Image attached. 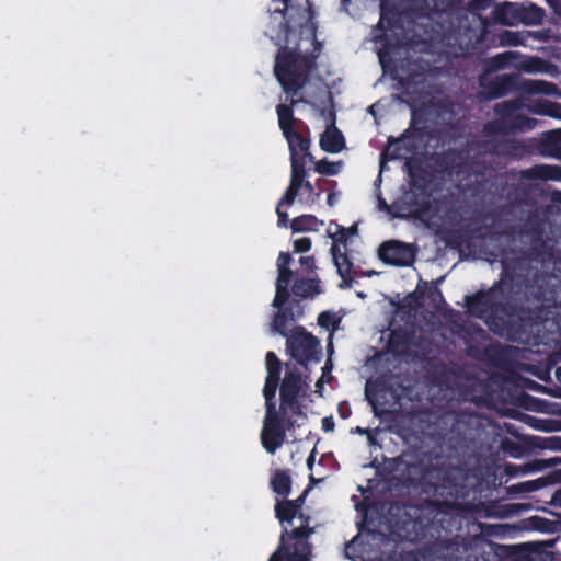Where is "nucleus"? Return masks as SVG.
Listing matches in <instances>:
<instances>
[{"instance_id":"864d4df0","label":"nucleus","mask_w":561,"mask_h":561,"mask_svg":"<svg viewBox=\"0 0 561 561\" xmlns=\"http://www.w3.org/2000/svg\"><path fill=\"white\" fill-rule=\"evenodd\" d=\"M337 233L335 237L336 242L346 243L348 236L356 233V226L345 228L341 225H336Z\"/></svg>"},{"instance_id":"680f3d73","label":"nucleus","mask_w":561,"mask_h":561,"mask_svg":"<svg viewBox=\"0 0 561 561\" xmlns=\"http://www.w3.org/2000/svg\"><path fill=\"white\" fill-rule=\"evenodd\" d=\"M287 411L291 412V416L293 417L294 416H300V417H304V419L307 417L306 413L302 411V405L299 402V400H297L293 405L287 407Z\"/></svg>"},{"instance_id":"e2e57ef3","label":"nucleus","mask_w":561,"mask_h":561,"mask_svg":"<svg viewBox=\"0 0 561 561\" xmlns=\"http://www.w3.org/2000/svg\"><path fill=\"white\" fill-rule=\"evenodd\" d=\"M549 444L547 445H541L542 447L541 448H550V449H554V450H561V437L559 436H553V437H550L547 439Z\"/></svg>"},{"instance_id":"1a4fd4ad","label":"nucleus","mask_w":561,"mask_h":561,"mask_svg":"<svg viewBox=\"0 0 561 561\" xmlns=\"http://www.w3.org/2000/svg\"><path fill=\"white\" fill-rule=\"evenodd\" d=\"M286 337V351L298 364L306 366L309 362L321 359L319 340L304 327L295 328Z\"/></svg>"},{"instance_id":"2f4dec72","label":"nucleus","mask_w":561,"mask_h":561,"mask_svg":"<svg viewBox=\"0 0 561 561\" xmlns=\"http://www.w3.org/2000/svg\"><path fill=\"white\" fill-rule=\"evenodd\" d=\"M274 510L275 517L278 519L282 526V530L294 528L293 520L297 517L299 511L295 508V505L291 501L286 499L277 501Z\"/></svg>"},{"instance_id":"473e14b6","label":"nucleus","mask_w":561,"mask_h":561,"mask_svg":"<svg viewBox=\"0 0 561 561\" xmlns=\"http://www.w3.org/2000/svg\"><path fill=\"white\" fill-rule=\"evenodd\" d=\"M519 5L515 3L504 2L493 11V19L502 25H515L519 22Z\"/></svg>"},{"instance_id":"e433bc0d","label":"nucleus","mask_w":561,"mask_h":561,"mask_svg":"<svg viewBox=\"0 0 561 561\" xmlns=\"http://www.w3.org/2000/svg\"><path fill=\"white\" fill-rule=\"evenodd\" d=\"M378 28L381 31H396L403 28L402 13L397 8L385 9L382 8Z\"/></svg>"},{"instance_id":"774afa93","label":"nucleus","mask_w":561,"mask_h":561,"mask_svg":"<svg viewBox=\"0 0 561 561\" xmlns=\"http://www.w3.org/2000/svg\"><path fill=\"white\" fill-rule=\"evenodd\" d=\"M489 3H490V0H472L471 7L474 9L482 10V9H485L489 5Z\"/></svg>"},{"instance_id":"7ed1b4c3","label":"nucleus","mask_w":561,"mask_h":561,"mask_svg":"<svg viewBox=\"0 0 561 561\" xmlns=\"http://www.w3.org/2000/svg\"><path fill=\"white\" fill-rule=\"evenodd\" d=\"M461 504L437 502L433 518L424 526L428 537L424 550L428 557L440 561H461L469 551V542L458 531L461 529Z\"/></svg>"},{"instance_id":"5fc2aeb1","label":"nucleus","mask_w":561,"mask_h":561,"mask_svg":"<svg viewBox=\"0 0 561 561\" xmlns=\"http://www.w3.org/2000/svg\"><path fill=\"white\" fill-rule=\"evenodd\" d=\"M312 242L308 237H302L294 241V251L296 253H306L311 249Z\"/></svg>"},{"instance_id":"72a5a7b5","label":"nucleus","mask_w":561,"mask_h":561,"mask_svg":"<svg viewBox=\"0 0 561 561\" xmlns=\"http://www.w3.org/2000/svg\"><path fill=\"white\" fill-rule=\"evenodd\" d=\"M322 291L320 279L318 278H297L291 286V293L299 298H313Z\"/></svg>"},{"instance_id":"b1692460","label":"nucleus","mask_w":561,"mask_h":561,"mask_svg":"<svg viewBox=\"0 0 561 561\" xmlns=\"http://www.w3.org/2000/svg\"><path fill=\"white\" fill-rule=\"evenodd\" d=\"M307 158H290L291 165V175L290 183L287 190L285 191L283 197L280 198V204H286L290 206L294 204L299 191L302 188L305 178L307 175L305 169V161Z\"/></svg>"},{"instance_id":"2eb2a0df","label":"nucleus","mask_w":561,"mask_h":561,"mask_svg":"<svg viewBox=\"0 0 561 561\" xmlns=\"http://www.w3.org/2000/svg\"><path fill=\"white\" fill-rule=\"evenodd\" d=\"M529 157L551 158L561 161V128L542 131L528 138Z\"/></svg>"},{"instance_id":"4be33fe9","label":"nucleus","mask_w":561,"mask_h":561,"mask_svg":"<svg viewBox=\"0 0 561 561\" xmlns=\"http://www.w3.org/2000/svg\"><path fill=\"white\" fill-rule=\"evenodd\" d=\"M559 482H561V470H554L545 477L508 485L505 488V494L507 497L513 499Z\"/></svg>"},{"instance_id":"09e8293b","label":"nucleus","mask_w":561,"mask_h":561,"mask_svg":"<svg viewBox=\"0 0 561 561\" xmlns=\"http://www.w3.org/2000/svg\"><path fill=\"white\" fill-rule=\"evenodd\" d=\"M534 423L531 424L535 428L543 431V432H553L559 431V422L554 420H540L533 419Z\"/></svg>"},{"instance_id":"37998d69","label":"nucleus","mask_w":561,"mask_h":561,"mask_svg":"<svg viewBox=\"0 0 561 561\" xmlns=\"http://www.w3.org/2000/svg\"><path fill=\"white\" fill-rule=\"evenodd\" d=\"M280 378L266 376L265 385L263 388V396L265 398V412L277 411L275 396L279 386Z\"/></svg>"},{"instance_id":"f257e3e1","label":"nucleus","mask_w":561,"mask_h":561,"mask_svg":"<svg viewBox=\"0 0 561 561\" xmlns=\"http://www.w3.org/2000/svg\"><path fill=\"white\" fill-rule=\"evenodd\" d=\"M321 43L316 42V47L309 54H300L298 47L289 49V46H279L275 58L274 75L283 91L288 96V104H278L276 113L278 126L283 136H287L295 128V124L308 130L305 123L294 116V106L298 103L308 104V100L299 96V92L309 82L310 75L317 69V59L321 51Z\"/></svg>"},{"instance_id":"052dcab7","label":"nucleus","mask_w":561,"mask_h":561,"mask_svg":"<svg viewBox=\"0 0 561 561\" xmlns=\"http://www.w3.org/2000/svg\"><path fill=\"white\" fill-rule=\"evenodd\" d=\"M337 413L341 419H348L352 415V409L347 401L340 402L337 405Z\"/></svg>"},{"instance_id":"9b49d317","label":"nucleus","mask_w":561,"mask_h":561,"mask_svg":"<svg viewBox=\"0 0 561 561\" xmlns=\"http://www.w3.org/2000/svg\"><path fill=\"white\" fill-rule=\"evenodd\" d=\"M481 425V420L477 413L457 412L449 431L450 443L457 449H469L479 436Z\"/></svg>"},{"instance_id":"cd10ccee","label":"nucleus","mask_w":561,"mask_h":561,"mask_svg":"<svg viewBox=\"0 0 561 561\" xmlns=\"http://www.w3.org/2000/svg\"><path fill=\"white\" fill-rule=\"evenodd\" d=\"M331 253L333 256L334 264L337 268V274L342 278L340 284L341 288H350L353 284L352 273L357 275L356 271H353V263L346 253H341L340 248L336 243L331 247Z\"/></svg>"},{"instance_id":"3c124183","label":"nucleus","mask_w":561,"mask_h":561,"mask_svg":"<svg viewBox=\"0 0 561 561\" xmlns=\"http://www.w3.org/2000/svg\"><path fill=\"white\" fill-rule=\"evenodd\" d=\"M337 323V319L334 313L330 311H322L318 316V324L322 328L329 329Z\"/></svg>"},{"instance_id":"a878e982","label":"nucleus","mask_w":561,"mask_h":561,"mask_svg":"<svg viewBox=\"0 0 561 561\" xmlns=\"http://www.w3.org/2000/svg\"><path fill=\"white\" fill-rule=\"evenodd\" d=\"M293 257L288 252H280L277 257V279H276V299L277 302L282 301L288 295L290 280L294 272L290 270Z\"/></svg>"},{"instance_id":"ddd939ff","label":"nucleus","mask_w":561,"mask_h":561,"mask_svg":"<svg viewBox=\"0 0 561 561\" xmlns=\"http://www.w3.org/2000/svg\"><path fill=\"white\" fill-rule=\"evenodd\" d=\"M284 414L280 411L265 412L263 428L261 431V443L264 449L274 454L283 446L286 439L284 427Z\"/></svg>"},{"instance_id":"69168bd1","label":"nucleus","mask_w":561,"mask_h":561,"mask_svg":"<svg viewBox=\"0 0 561 561\" xmlns=\"http://www.w3.org/2000/svg\"><path fill=\"white\" fill-rule=\"evenodd\" d=\"M550 504L557 507H561V488L554 491Z\"/></svg>"},{"instance_id":"423d86ee","label":"nucleus","mask_w":561,"mask_h":561,"mask_svg":"<svg viewBox=\"0 0 561 561\" xmlns=\"http://www.w3.org/2000/svg\"><path fill=\"white\" fill-rule=\"evenodd\" d=\"M462 340L466 345L467 355L478 362L490 365H499L504 357L505 348L500 343L485 342L490 340L488 332L477 323H469L462 327Z\"/></svg>"},{"instance_id":"c03bdc74","label":"nucleus","mask_w":561,"mask_h":561,"mask_svg":"<svg viewBox=\"0 0 561 561\" xmlns=\"http://www.w3.org/2000/svg\"><path fill=\"white\" fill-rule=\"evenodd\" d=\"M525 401L527 402L526 408L530 410H536L540 412H549V413H556L561 414V410L556 409H549L552 407H556L554 403H549L548 401L543 399H537L530 396H525Z\"/></svg>"},{"instance_id":"4d7b16f0","label":"nucleus","mask_w":561,"mask_h":561,"mask_svg":"<svg viewBox=\"0 0 561 561\" xmlns=\"http://www.w3.org/2000/svg\"><path fill=\"white\" fill-rule=\"evenodd\" d=\"M299 263L301 265V267L304 268V271L307 273V274H312L314 273L317 266H316V260L313 256H301L299 259Z\"/></svg>"},{"instance_id":"f3484780","label":"nucleus","mask_w":561,"mask_h":561,"mask_svg":"<svg viewBox=\"0 0 561 561\" xmlns=\"http://www.w3.org/2000/svg\"><path fill=\"white\" fill-rule=\"evenodd\" d=\"M506 432L515 436L517 439L503 437L500 440L499 449L505 455L514 459H522L530 455L536 448H541L538 443L539 437L523 436L515 432L513 424H506Z\"/></svg>"},{"instance_id":"20e7f679","label":"nucleus","mask_w":561,"mask_h":561,"mask_svg":"<svg viewBox=\"0 0 561 561\" xmlns=\"http://www.w3.org/2000/svg\"><path fill=\"white\" fill-rule=\"evenodd\" d=\"M523 108L533 115L561 119V103L548 99H535L528 103H524L520 99H510L494 104L495 118L484 124V134L511 136L534 130L539 125V121L522 113Z\"/></svg>"},{"instance_id":"a211bd4d","label":"nucleus","mask_w":561,"mask_h":561,"mask_svg":"<svg viewBox=\"0 0 561 561\" xmlns=\"http://www.w3.org/2000/svg\"><path fill=\"white\" fill-rule=\"evenodd\" d=\"M378 256L389 265L410 266L414 262L415 253L411 245L398 240H390L380 244Z\"/></svg>"},{"instance_id":"49530a36","label":"nucleus","mask_w":561,"mask_h":561,"mask_svg":"<svg viewBox=\"0 0 561 561\" xmlns=\"http://www.w3.org/2000/svg\"><path fill=\"white\" fill-rule=\"evenodd\" d=\"M267 376L280 378L282 362L274 352H267L265 356Z\"/></svg>"},{"instance_id":"f03ea898","label":"nucleus","mask_w":561,"mask_h":561,"mask_svg":"<svg viewBox=\"0 0 561 561\" xmlns=\"http://www.w3.org/2000/svg\"><path fill=\"white\" fill-rule=\"evenodd\" d=\"M499 291L500 283H496L486 290L481 289L465 296L467 312L483 320L494 333H505L510 337L525 333L543 320L540 308L497 301Z\"/></svg>"},{"instance_id":"0e129e2a","label":"nucleus","mask_w":561,"mask_h":561,"mask_svg":"<svg viewBox=\"0 0 561 561\" xmlns=\"http://www.w3.org/2000/svg\"><path fill=\"white\" fill-rule=\"evenodd\" d=\"M322 430L324 432H332L334 430V421L332 416H325L321 421Z\"/></svg>"},{"instance_id":"f704fd0d","label":"nucleus","mask_w":561,"mask_h":561,"mask_svg":"<svg viewBox=\"0 0 561 561\" xmlns=\"http://www.w3.org/2000/svg\"><path fill=\"white\" fill-rule=\"evenodd\" d=\"M410 347V335L402 329L392 330L388 340V350L396 356L402 357L408 354Z\"/></svg>"},{"instance_id":"39448f33","label":"nucleus","mask_w":561,"mask_h":561,"mask_svg":"<svg viewBox=\"0 0 561 561\" xmlns=\"http://www.w3.org/2000/svg\"><path fill=\"white\" fill-rule=\"evenodd\" d=\"M561 215V208L553 204H542L529 210L523 227L519 230L520 236L530 239L531 245L527 250V256L531 260L547 261L553 256V247L548 244L546 230L552 226L551 221Z\"/></svg>"},{"instance_id":"a18cd8bd","label":"nucleus","mask_w":561,"mask_h":561,"mask_svg":"<svg viewBox=\"0 0 561 561\" xmlns=\"http://www.w3.org/2000/svg\"><path fill=\"white\" fill-rule=\"evenodd\" d=\"M342 167V162H332L328 159H322L314 162V170L322 175H336Z\"/></svg>"},{"instance_id":"6e6d98bb","label":"nucleus","mask_w":561,"mask_h":561,"mask_svg":"<svg viewBox=\"0 0 561 561\" xmlns=\"http://www.w3.org/2000/svg\"><path fill=\"white\" fill-rule=\"evenodd\" d=\"M536 463L538 467V472H540L547 468H552V467L561 465V458L552 457V458H548V459H536Z\"/></svg>"},{"instance_id":"58836bf2","label":"nucleus","mask_w":561,"mask_h":561,"mask_svg":"<svg viewBox=\"0 0 561 561\" xmlns=\"http://www.w3.org/2000/svg\"><path fill=\"white\" fill-rule=\"evenodd\" d=\"M503 471H504L506 479L508 480L512 478H518V477H524V476L536 473V472H538V467L536 463V459L530 460L525 463H522V465L505 462L503 466Z\"/></svg>"},{"instance_id":"c85d7f7f","label":"nucleus","mask_w":561,"mask_h":561,"mask_svg":"<svg viewBox=\"0 0 561 561\" xmlns=\"http://www.w3.org/2000/svg\"><path fill=\"white\" fill-rule=\"evenodd\" d=\"M523 57V54L515 50L499 53L492 57L484 58L481 62L482 69L480 73L492 76L493 72L508 68L514 59Z\"/></svg>"},{"instance_id":"ea45409f","label":"nucleus","mask_w":561,"mask_h":561,"mask_svg":"<svg viewBox=\"0 0 561 561\" xmlns=\"http://www.w3.org/2000/svg\"><path fill=\"white\" fill-rule=\"evenodd\" d=\"M404 135L394 138L389 137L385 150L380 154V165L382 167L387 161H393L402 158Z\"/></svg>"},{"instance_id":"4c0bfd02","label":"nucleus","mask_w":561,"mask_h":561,"mask_svg":"<svg viewBox=\"0 0 561 561\" xmlns=\"http://www.w3.org/2000/svg\"><path fill=\"white\" fill-rule=\"evenodd\" d=\"M297 517L300 519V525L298 527H294L291 529H283L280 531L279 538L284 537V539L289 540V538H293V536H294L293 533L296 531L299 534L302 541H304V539H306L307 543H311L310 537L314 534V528L312 526H310V520H311L310 516L304 514L300 511L299 514L297 515Z\"/></svg>"},{"instance_id":"603ef678","label":"nucleus","mask_w":561,"mask_h":561,"mask_svg":"<svg viewBox=\"0 0 561 561\" xmlns=\"http://www.w3.org/2000/svg\"><path fill=\"white\" fill-rule=\"evenodd\" d=\"M417 78L419 76L415 73H410L405 77L400 78L399 84L401 85L403 92L409 93L411 88L421 83V81L417 80Z\"/></svg>"},{"instance_id":"7c9ffc66","label":"nucleus","mask_w":561,"mask_h":561,"mask_svg":"<svg viewBox=\"0 0 561 561\" xmlns=\"http://www.w3.org/2000/svg\"><path fill=\"white\" fill-rule=\"evenodd\" d=\"M520 94L526 95H559L560 91L557 84L537 79H527L522 77Z\"/></svg>"},{"instance_id":"a19ab883","label":"nucleus","mask_w":561,"mask_h":561,"mask_svg":"<svg viewBox=\"0 0 561 561\" xmlns=\"http://www.w3.org/2000/svg\"><path fill=\"white\" fill-rule=\"evenodd\" d=\"M320 225L322 221L310 214L300 215L290 221L293 232L318 231Z\"/></svg>"},{"instance_id":"4468645a","label":"nucleus","mask_w":561,"mask_h":561,"mask_svg":"<svg viewBox=\"0 0 561 561\" xmlns=\"http://www.w3.org/2000/svg\"><path fill=\"white\" fill-rule=\"evenodd\" d=\"M293 535L289 540L279 538V543L268 561H311L312 543H307L306 539L302 541L296 531Z\"/></svg>"},{"instance_id":"5701e85b","label":"nucleus","mask_w":561,"mask_h":561,"mask_svg":"<svg viewBox=\"0 0 561 561\" xmlns=\"http://www.w3.org/2000/svg\"><path fill=\"white\" fill-rule=\"evenodd\" d=\"M327 119L329 123L320 136V148L328 153H339L345 148V138L336 127V116L333 110L328 113Z\"/></svg>"},{"instance_id":"dca6fc26","label":"nucleus","mask_w":561,"mask_h":561,"mask_svg":"<svg viewBox=\"0 0 561 561\" xmlns=\"http://www.w3.org/2000/svg\"><path fill=\"white\" fill-rule=\"evenodd\" d=\"M290 290L288 295L277 302L276 296L273 299L272 306L277 308L278 311L274 314L272 328L282 336L288 335V324L295 322L296 319L304 316V308L297 299L289 300Z\"/></svg>"},{"instance_id":"6e6552de","label":"nucleus","mask_w":561,"mask_h":561,"mask_svg":"<svg viewBox=\"0 0 561 561\" xmlns=\"http://www.w3.org/2000/svg\"><path fill=\"white\" fill-rule=\"evenodd\" d=\"M551 546L547 541L497 545L493 558L497 561H553L552 552L548 550Z\"/></svg>"},{"instance_id":"79ce46f5","label":"nucleus","mask_w":561,"mask_h":561,"mask_svg":"<svg viewBox=\"0 0 561 561\" xmlns=\"http://www.w3.org/2000/svg\"><path fill=\"white\" fill-rule=\"evenodd\" d=\"M519 22L526 25L540 24L545 18V10L535 4L519 5Z\"/></svg>"},{"instance_id":"0eeeda50","label":"nucleus","mask_w":561,"mask_h":561,"mask_svg":"<svg viewBox=\"0 0 561 561\" xmlns=\"http://www.w3.org/2000/svg\"><path fill=\"white\" fill-rule=\"evenodd\" d=\"M522 75L518 72L497 73L494 76H485L479 73L478 96L481 101H493L505 98L510 94H520Z\"/></svg>"},{"instance_id":"aec40b11","label":"nucleus","mask_w":561,"mask_h":561,"mask_svg":"<svg viewBox=\"0 0 561 561\" xmlns=\"http://www.w3.org/2000/svg\"><path fill=\"white\" fill-rule=\"evenodd\" d=\"M474 477L479 485L488 491L499 490L504 483H507V479L503 467L494 460L484 461V465H480L474 470Z\"/></svg>"},{"instance_id":"c756f323","label":"nucleus","mask_w":561,"mask_h":561,"mask_svg":"<svg viewBox=\"0 0 561 561\" xmlns=\"http://www.w3.org/2000/svg\"><path fill=\"white\" fill-rule=\"evenodd\" d=\"M286 141L288 142V148L290 151V158H308L309 161L313 162L314 158L310 153V145L311 140L309 137L304 136L297 129H293L287 136H284Z\"/></svg>"},{"instance_id":"6ab92c4d","label":"nucleus","mask_w":561,"mask_h":561,"mask_svg":"<svg viewBox=\"0 0 561 561\" xmlns=\"http://www.w3.org/2000/svg\"><path fill=\"white\" fill-rule=\"evenodd\" d=\"M486 150L496 157L522 160L529 157L528 138H502L486 144Z\"/></svg>"},{"instance_id":"bb28decb","label":"nucleus","mask_w":561,"mask_h":561,"mask_svg":"<svg viewBox=\"0 0 561 561\" xmlns=\"http://www.w3.org/2000/svg\"><path fill=\"white\" fill-rule=\"evenodd\" d=\"M519 176L523 180L529 181L561 182V165L535 164L530 168L520 170Z\"/></svg>"},{"instance_id":"bf43d9fd","label":"nucleus","mask_w":561,"mask_h":561,"mask_svg":"<svg viewBox=\"0 0 561 561\" xmlns=\"http://www.w3.org/2000/svg\"><path fill=\"white\" fill-rule=\"evenodd\" d=\"M378 39H382V36L377 37V41ZM383 39L386 42V45L382 49L379 50L378 57H379V61H380L382 68H386L387 64H388V57H389V51L387 50V47L390 46V44H389V41L387 39L386 35L383 36Z\"/></svg>"},{"instance_id":"8fccbe9b","label":"nucleus","mask_w":561,"mask_h":561,"mask_svg":"<svg viewBox=\"0 0 561 561\" xmlns=\"http://www.w3.org/2000/svg\"><path fill=\"white\" fill-rule=\"evenodd\" d=\"M462 2L463 0H434L435 7L445 12L455 11Z\"/></svg>"},{"instance_id":"9d476101","label":"nucleus","mask_w":561,"mask_h":561,"mask_svg":"<svg viewBox=\"0 0 561 561\" xmlns=\"http://www.w3.org/2000/svg\"><path fill=\"white\" fill-rule=\"evenodd\" d=\"M527 289L529 296L541 305L539 308L542 310V323L546 320L543 307H557L561 299V282L552 273H536Z\"/></svg>"},{"instance_id":"f8f14e48","label":"nucleus","mask_w":561,"mask_h":561,"mask_svg":"<svg viewBox=\"0 0 561 561\" xmlns=\"http://www.w3.org/2000/svg\"><path fill=\"white\" fill-rule=\"evenodd\" d=\"M410 191L403 196L404 203L411 213L419 216L430 207L431 179L423 168L410 169Z\"/></svg>"},{"instance_id":"de8ad7c7","label":"nucleus","mask_w":561,"mask_h":561,"mask_svg":"<svg viewBox=\"0 0 561 561\" xmlns=\"http://www.w3.org/2000/svg\"><path fill=\"white\" fill-rule=\"evenodd\" d=\"M499 37L502 46H519L525 42V37L520 33L507 30L503 31Z\"/></svg>"},{"instance_id":"c9c22d12","label":"nucleus","mask_w":561,"mask_h":561,"mask_svg":"<svg viewBox=\"0 0 561 561\" xmlns=\"http://www.w3.org/2000/svg\"><path fill=\"white\" fill-rule=\"evenodd\" d=\"M291 477L288 470L276 469L270 480L271 489L280 496H287L291 491Z\"/></svg>"},{"instance_id":"13d9d810","label":"nucleus","mask_w":561,"mask_h":561,"mask_svg":"<svg viewBox=\"0 0 561 561\" xmlns=\"http://www.w3.org/2000/svg\"><path fill=\"white\" fill-rule=\"evenodd\" d=\"M283 206H287V205L280 204V201H279L277 204V207H276V214H277V218H278L277 224L280 227H287L289 218H288V214L282 209Z\"/></svg>"},{"instance_id":"393cba45","label":"nucleus","mask_w":561,"mask_h":561,"mask_svg":"<svg viewBox=\"0 0 561 561\" xmlns=\"http://www.w3.org/2000/svg\"><path fill=\"white\" fill-rule=\"evenodd\" d=\"M518 59H520L519 62L514 65L518 72L529 75L546 73L551 77H557L560 73L559 67L556 64L539 56L523 55Z\"/></svg>"},{"instance_id":"412c9836","label":"nucleus","mask_w":561,"mask_h":561,"mask_svg":"<svg viewBox=\"0 0 561 561\" xmlns=\"http://www.w3.org/2000/svg\"><path fill=\"white\" fill-rule=\"evenodd\" d=\"M304 381L299 371H287L280 385V405L279 411L287 413V407L293 405L301 397Z\"/></svg>"},{"instance_id":"338daca9","label":"nucleus","mask_w":561,"mask_h":561,"mask_svg":"<svg viewBox=\"0 0 561 561\" xmlns=\"http://www.w3.org/2000/svg\"><path fill=\"white\" fill-rule=\"evenodd\" d=\"M306 494H307V490L302 494H300L297 499L290 500L294 503L295 508H297V511H299V512L301 511V507L305 503Z\"/></svg>"}]
</instances>
